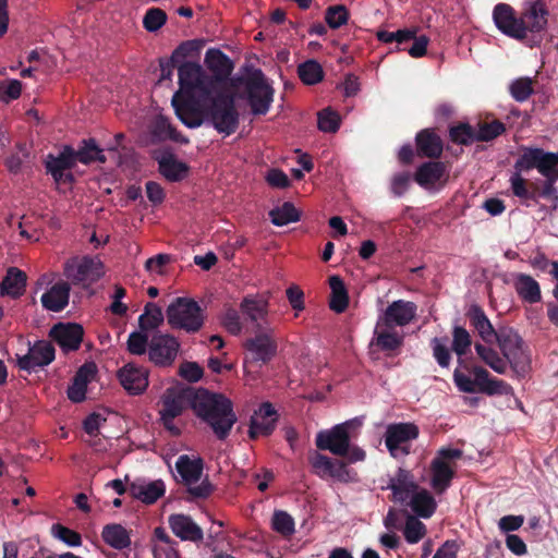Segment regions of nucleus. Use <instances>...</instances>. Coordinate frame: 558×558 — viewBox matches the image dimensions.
Listing matches in <instances>:
<instances>
[{"mask_svg": "<svg viewBox=\"0 0 558 558\" xmlns=\"http://www.w3.org/2000/svg\"><path fill=\"white\" fill-rule=\"evenodd\" d=\"M187 405L211 427L219 439L227 438L236 422L232 403L225 396L204 389L195 391L181 384H172L161 396L159 416L163 427L174 436L181 433L174 418L182 415Z\"/></svg>", "mask_w": 558, "mask_h": 558, "instance_id": "1", "label": "nucleus"}, {"mask_svg": "<svg viewBox=\"0 0 558 558\" xmlns=\"http://www.w3.org/2000/svg\"><path fill=\"white\" fill-rule=\"evenodd\" d=\"M178 75L180 96L191 93L195 104L211 118L213 126L225 135L232 134L238 126L233 83L211 80L199 64L193 62L181 64Z\"/></svg>", "mask_w": 558, "mask_h": 558, "instance_id": "2", "label": "nucleus"}, {"mask_svg": "<svg viewBox=\"0 0 558 558\" xmlns=\"http://www.w3.org/2000/svg\"><path fill=\"white\" fill-rule=\"evenodd\" d=\"M387 488L392 492L395 501L407 502L411 510L421 518H430L437 507L433 495L420 487L410 471L398 469L390 477Z\"/></svg>", "mask_w": 558, "mask_h": 558, "instance_id": "3", "label": "nucleus"}, {"mask_svg": "<svg viewBox=\"0 0 558 558\" xmlns=\"http://www.w3.org/2000/svg\"><path fill=\"white\" fill-rule=\"evenodd\" d=\"M352 425L353 422H344L329 429L318 432L315 438L316 447L320 450H328L336 456L347 457L350 463L364 461L366 452L362 448L350 444V428Z\"/></svg>", "mask_w": 558, "mask_h": 558, "instance_id": "4", "label": "nucleus"}, {"mask_svg": "<svg viewBox=\"0 0 558 558\" xmlns=\"http://www.w3.org/2000/svg\"><path fill=\"white\" fill-rule=\"evenodd\" d=\"M498 347L517 377H524L531 371V354L521 337L508 327L499 328Z\"/></svg>", "mask_w": 558, "mask_h": 558, "instance_id": "5", "label": "nucleus"}, {"mask_svg": "<svg viewBox=\"0 0 558 558\" xmlns=\"http://www.w3.org/2000/svg\"><path fill=\"white\" fill-rule=\"evenodd\" d=\"M168 324L173 328L195 332L204 323L203 311L198 303L190 298L174 299L166 311Z\"/></svg>", "mask_w": 558, "mask_h": 558, "instance_id": "6", "label": "nucleus"}, {"mask_svg": "<svg viewBox=\"0 0 558 558\" xmlns=\"http://www.w3.org/2000/svg\"><path fill=\"white\" fill-rule=\"evenodd\" d=\"M177 472L181 482L194 497H207L211 486L203 476V460L197 456L182 454L175 462Z\"/></svg>", "mask_w": 558, "mask_h": 558, "instance_id": "7", "label": "nucleus"}, {"mask_svg": "<svg viewBox=\"0 0 558 558\" xmlns=\"http://www.w3.org/2000/svg\"><path fill=\"white\" fill-rule=\"evenodd\" d=\"M462 451L454 448H442L430 463L429 485L436 494L445 493L451 484L456 472V461Z\"/></svg>", "mask_w": 558, "mask_h": 558, "instance_id": "8", "label": "nucleus"}, {"mask_svg": "<svg viewBox=\"0 0 558 558\" xmlns=\"http://www.w3.org/2000/svg\"><path fill=\"white\" fill-rule=\"evenodd\" d=\"M247 101L254 114L268 112L274 100V88L262 71L256 70L245 81Z\"/></svg>", "mask_w": 558, "mask_h": 558, "instance_id": "9", "label": "nucleus"}, {"mask_svg": "<svg viewBox=\"0 0 558 558\" xmlns=\"http://www.w3.org/2000/svg\"><path fill=\"white\" fill-rule=\"evenodd\" d=\"M418 436V428L413 423L389 424L385 433V444L396 459H402L410 453L411 444Z\"/></svg>", "mask_w": 558, "mask_h": 558, "instance_id": "10", "label": "nucleus"}, {"mask_svg": "<svg viewBox=\"0 0 558 558\" xmlns=\"http://www.w3.org/2000/svg\"><path fill=\"white\" fill-rule=\"evenodd\" d=\"M245 348L247 356L244 360V369L247 374L255 363L265 364L276 354L277 344L272 338V329L265 327L263 331H258L245 342Z\"/></svg>", "mask_w": 558, "mask_h": 558, "instance_id": "11", "label": "nucleus"}, {"mask_svg": "<svg viewBox=\"0 0 558 558\" xmlns=\"http://www.w3.org/2000/svg\"><path fill=\"white\" fill-rule=\"evenodd\" d=\"M64 275L73 283H92L105 275V266L99 257H75L65 263Z\"/></svg>", "mask_w": 558, "mask_h": 558, "instance_id": "12", "label": "nucleus"}, {"mask_svg": "<svg viewBox=\"0 0 558 558\" xmlns=\"http://www.w3.org/2000/svg\"><path fill=\"white\" fill-rule=\"evenodd\" d=\"M313 472L320 478H333L338 482H351L355 474L348 465L339 460H332L329 457L314 451L308 457Z\"/></svg>", "mask_w": 558, "mask_h": 558, "instance_id": "13", "label": "nucleus"}, {"mask_svg": "<svg viewBox=\"0 0 558 558\" xmlns=\"http://www.w3.org/2000/svg\"><path fill=\"white\" fill-rule=\"evenodd\" d=\"M493 20L496 27L506 36L514 39L526 37V27L523 19L515 15L514 10L507 3H498L493 10Z\"/></svg>", "mask_w": 558, "mask_h": 558, "instance_id": "14", "label": "nucleus"}, {"mask_svg": "<svg viewBox=\"0 0 558 558\" xmlns=\"http://www.w3.org/2000/svg\"><path fill=\"white\" fill-rule=\"evenodd\" d=\"M117 376L123 389L132 396L142 395L149 384L148 369L133 362L123 365Z\"/></svg>", "mask_w": 558, "mask_h": 558, "instance_id": "15", "label": "nucleus"}, {"mask_svg": "<svg viewBox=\"0 0 558 558\" xmlns=\"http://www.w3.org/2000/svg\"><path fill=\"white\" fill-rule=\"evenodd\" d=\"M180 344L178 340L170 335H156L149 343V360L158 366H168L177 357Z\"/></svg>", "mask_w": 558, "mask_h": 558, "instance_id": "16", "label": "nucleus"}, {"mask_svg": "<svg viewBox=\"0 0 558 558\" xmlns=\"http://www.w3.org/2000/svg\"><path fill=\"white\" fill-rule=\"evenodd\" d=\"M54 360V348L48 341H37L29 347L28 352L17 356V364L21 369L33 372L44 367Z\"/></svg>", "mask_w": 558, "mask_h": 558, "instance_id": "17", "label": "nucleus"}, {"mask_svg": "<svg viewBox=\"0 0 558 558\" xmlns=\"http://www.w3.org/2000/svg\"><path fill=\"white\" fill-rule=\"evenodd\" d=\"M417 306L413 302L397 300L377 319L399 329L409 325L415 318Z\"/></svg>", "mask_w": 558, "mask_h": 558, "instance_id": "18", "label": "nucleus"}, {"mask_svg": "<svg viewBox=\"0 0 558 558\" xmlns=\"http://www.w3.org/2000/svg\"><path fill=\"white\" fill-rule=\"evenodd\" d=\"M404 338L405 333L401 329L377 319L371 344L384 352H393L402 347Z\"/></svg>", "mask_w": 558, "mask_h": 558, "instance_id": "19", "label": "nucleus"}, {"mask_svg": "<svg viewBox=\"0 0 558 558\" xmlns=\"http://www.w3.org/2000/svg\"><path fill=\"white\" fill-rule=\"evenodd\" d=\"M74 163L75 151L70 147H64L58 156H48L46 160V168L57 184L70 183L72 181L70 169Z\"/></svg>", "mask_w": 558, "mask_h": 558, "instance_id": "20", "label": "nucleus"}, {"mask_svg": "<svg viewBox=\"0 0 558 558\" xmlns=\"http://www.w3.org/2000/svg\"><path fill=\"white\" fill-rule=\"evenodd\" d=\"M414 179L425 190H439L446 184L448 174L442 162L429 161L418 167Z\"/></svg>", "mask_w": 558, "mask_h": 558, "instance_id": "21", "label": "nucleus"}, {"mask_svg": "<svg viewBox=\"0 0 558 558\" xmlns=\"http://www.w3.org/2000/svg\"><path fill=\"white\" fill-rule=\"evenodd\" d=\"M83 328L77 324H58L50 330V337L63 352L75 351L83 340Z\"/></svg>", "mask_w": 558, "mask_h": 558, "instance_id": "22", "label": "nucleus"}, {"mask_svg": "<svg viewBox=\"0 0 558 558\" xmlns=\"http://www.w3.org/2000/svg\"><path fill=\"white\" fill-rule=\"evenodd\" d=\"M129 490L133 498L151 505L165 495L166 485L161 480L136 478L131 483Z\"/></svg>", "mask_w": 558, "mask_h": 558, "instance_id": "23", "label": "nucleus"}, {"mask_svg": "<svg viewBox=\"0 0 558 558\" xmlns=\"http://www.w3.org/2000/svg\"><path fill=\"white\" fill-rule=\"evenodd\" d=\"M276 422L277 413L272 405L270 403H263L251 417L250 437L257 438L269 435L275 428Z\"/></svg>", "mask_w": 558, "mask_h": 558, "instance_id": "24", "label": "nucleus"}, {"mask_svg": "<svg viewBox=\"0 0 558 558\" xmlns=\"http://www.w3.org/2000/svg\"><path fill=\"white\" fill-rule=\"evenodd\" d=\"M180 93H175L172 97V106L178 118L181 120L183 124L187 128L195 129L202 125L204 121H208L213 125V120L204 112L198 105L194 102V108H190V106L185 104H181Z\"/></svg>", "mask_w": 558, "mask_h": 558, "instance_id": "25", "label": "nucleus"}, {"mask_svg": "<svg viewBox=\"0 0 558 558\" xmlns=\"http://www.w3.org/2000/svg\"><path fill=\"white\" fill-rule=\"evenodd\" d=\"M172 533L182 541L198 542L203 539L202 529L185 514H171L168 519Z\"/></svg>", "mask_w": 558, "mask_h": 558, "instance_id": "26", "label": "nucleus"}, {"mask_svg": "<svg viewBox=\"0 0 558 558\" xmlns=\"http://www.w3.org/2000/svg\"><path fill=\"white\" fill-rule=\"evenodd\" d=\"M97 367L95 363H85L76 372L72 385L68 389V397L73 402H81L86 397L88 384L95 378Z\"/></svg>", "mask_w": 558, "mask_h": 558, "instance_id": "27", "label": "nucleus"}, {"mask_svg": "<svg viewBox=\"0 0 558 558\" xmlns=\"http://www.w3.org/2000/svg\"><path fill=\"white\" fill-rule=\"evenodd\" d=\"M205 64L213 72L211 80L230 82L228 76L233 70L231 60L218 49H208L205 54Z\"/></svg>", "mask_w": 558, "mask_h": 558, "instance_id": "28", "label": "nucleus"}, {"mask_svg": "<svg viewBox=\"0 0 558 558\" xmlns=\"http://www.w3.org/2000/svg\"><path fill=\"white\" fill-rule=\"evenodd\" d=\"M548 10L542 0L530 2L521 19L525 22L526 34L539 33L546 28Z\"/></svg>", "mask_w": 558, "mask_h": 558, "instance_id": "29", "label": "nucleus"}, {"mask_svg": "<svg viewBox=\"0 0 558 558\" xmlns=\"http://www.w3.org/2000/svg\"><path fill=\"white\" fill-rule=\"evenodd\" d=\"M512 286L518 295L527 303H537L542 299L541 287L531 276L522 272L512 275Z\"/></svg>", "mask_w": 558, "mask_h": 558, "instance_id": "30", "label": "nucleus"}, {"mask_svg": "<svg viewBox=\"0 0 558 558\" xmlns=\"http://www.w3.org/2000/svg\"><path fill=\"white\" fill-rule=\"evenodd\" d=\"M70 286L65 281L54 283L40 298L43 306L51 312H60L69 303Z\"/></svg>", "mask_w": 558, "mask_h": 558, "instance_id": "31", "label": "nucleus"}, {"mask_svg": "<svg viewBox=\"0 0 558 558\" xmlns=\"http://www.w3.org/2000/svg\"><path fill=\"white\" fill-rule=\"evenodd\" d=\"M159 171L169 181L175 182L187 175L189 167L172 154H163L158 158Z\"/></svg>", "mask_w": 558, "mask_h": 558, "instance_id": "32", "label": "nucleus"}, {"mask_svg": "<svg viewBox=\"0 0 558 558\" xmlns=\"http://www.w3.org/2000/svg\"><path fill=\"white\" fill-rule=\"evenodd\" d=\"M25 286V272L15 267H11L0 284V295L17 298L24 292Z\"/></svg>", "mask_w": 558, "mask_h": 558, "instance_id": "33", "label": "nucleus"}, {"mask_svg": "<svg viewBox=\"0 0 558 558\" xmlns=\"http://www.w3.org/2000/svg\"><path fill=\"white\" fill-rule=\"evenodd\" d=\"M493 343H475V352L480 360L497 374L507 372V362L493 347Z\"/></svg>", "mask_w": 558, "mask_h": 558, "instance_id": "34", "label": "nucleus"}, {"mask_svg": "<svg viewBox=\"0 0 558 558\" xmlns=\"http://www.w3.org/2000/svg\"><path fill=\"white\" fill-rule=\"evenodd\" d=\"M153 141L171 140L178 143H187V138L179 134L161 114L157 116L150 125Z\"/></svg>", "mask_w": 558, "mask_h": 558, "instance_id": "35", "label": "nucleus"}, {"mask_svg": "<svg viewBox=\"0 0 558 558\" xmlns=\"http://www.w3.org/2000/svg\"><path fill=\"white\" fill-rule=\"evenodd\" d=\"M241 311L254 323L264 322L268 314V301L258 296H246L241 302Z\"/></svg>", "mask_w": 558, "mask_h": 558, "instance_id": "36", "label": "nucleus"}, {"mask_svg": "<svg viewBox=\"0 0 558 558\" xmlns=\"http://www.w3.org/2000/svg\"><path fill=\"white\" fill-rule=\"evenodd\" d=\"M471 319L474 328L477 330L484 342L493 343L496 341L498 343L499 329H494L492 323L481 308L474 307L472 310Z\"/></svg>", "mask_w": 558, "mask_h": 558, "instance_id": "37", "label": "nucleus"}, {"mask_svg": "<svg viewBox=\"0 0 558 558\" xmlns=\"http://www.w3.org/2000/svg\"><path fill=\"white\" fill-rule=\"evenodd\" d=\"M329 287L331 290L329 307L338 314L344 312L349 304V296L342 279L339 276H331Z\"/></svg>", "mask_w": 558, "mask_h": 558, "instance_id": "38", "label": "nucleus"}, {"mask_svg": "<svg viewBox=\"0 0 558 558\" xmlns=\"http://www.w3.org/2000/svg\"><path fill=\"white\" fill-rule=\"evenodd\" d=\"M416 144L418 153L425 157H438L442 151L440 138L428 130L416 135Z\"/></svg>", "mask_w": 558, "mask_h": 558, "instance_id": "39", "label": "nucleus"}, {"mask_svg": "<svg viewBox=\"0 0 558 558\" xmlns=\"http://www.w3.org/2000/svg\"><path fill=\"white\" fill-rule=\"evenodd\" d=\"M104 541L113 548L122 549L130 545L128 531L120 524H110L102 530Z\"/></svg>", "mask_w": 558, "mask_h": 558, "instance_id": "40", "label": "nucleus"}, {"mask_svg": "<svg viewBox=\"0 0 558 558\" xmlns=\"http://www.w3.org/2000/svg\"><path fill=\"white\" fill-rule=\"evenodd\" d=\"M163 322L161 308L153 302L145 305L144 313L138 318V325L142 331H148L157 328Z\"/></svg>", "mask_w": 558, "mask_h": 558, "instance_id": "41", "label": "nucleus"}, {"mask_svg": "<svg viewBox=\"0 0 558 558\" xmlns=\"http://www.w3.org/2000/svg\"><path fill=\"white\" fill-rule=\"evenodd\" d=\"M271 222L282 227L300 219V213L291 203H284L269 211Z\"/></svg>", "mask_w": 558, "mask_h": 558, "instance_id": "42", "label": "nucleus"}, {"mask_svg": "<svg viewBox=\"0 0 558 558\" xmlns=\"http://www.w3.org/2000/svg\"><path fill=\"white\" fill-rule=\"evenodd\" d=\"M452 336V350L459 357V364L462 365L461 357L466 354L472 344L471 336L466 329L459 326L453 328Z\"/></svg>", "mask_w": 558, "mask_h": 558, "instance_id": "43", "label": "nucleus"}, {"mask_svg": "<svg viewBox=\"0 0 558 558\" xmlns=\"http://www.w3.org/2000/svg\"><path fill=\"white\" fill-rule=\"evenodd\" d=\"M76 160L82 163H89L92 161L105 162L106 158L95 141L89 140L84 142V146L75 151V161Z\"/></svg>", "mask_w": 558, "mask_h": 558, "instance_id": "44", "label": "nucleus"}, {"mask_svg": "<svg viewBox=\"0 0 558 558\" xmlns=\"http://www.w3.org/2000/svg\"><path fill=\"white\" fill-rule=\"evenodd\" d=\"M298 73L303 83L314 85L322 81L323 70L318 62L308 60L299 65Z\"/></svg>", "mask_w": 558, "mask_h": 558, "instance_id": "45", "label": "nucleus"}, {"mask_svg": "<svg viewBox=\"0 0 558 558\" xmlns=\"http://www.w3.org/2000/svg\"><path fill=\"white\" fill-rule=\"evenodd\" d=\"M543 151L539 148H529L524 150L522 156L517 160L514 168L518 171L531 170L536 168L539 170Z\"/></svg>", "mask_w": 558, "mask_h": 558, "instance_id": "46", "label": "nucleus"}, {"mask_svg": "<svg viewBox=\"0 0 558 558\" xmlns=\"http://www.w3.org/2000/svg\"><path fill=\"white\" fill-rule=\"evenodd\" d=\"M403 534L408 543L416 544L425 536L426 526L417 518L410 515L405 521Z\"/></svg>", "mask_w": 558, "mask_h": 558, "instance_id": "47", "label": "nucleus"}, {"mask_svg": "<svg viewBox=\"0 0 558 558\" xmlns=\"http://www.w3.org/2000/svg\"><path fill=\"white\" fill-rule=\"evenodd\" d=\"M348 20L349 11L344 5L338 4L327 8L325 13V21L330 28H340L348 23Z\"/></svg>", "mask_w": 558, "mask_h": 558, "instance_id": "48", "label": "nucleus"}, {"mask_svg": "<svg viewBox=\"0 0 558 558\" xmlns=\"http://www.w3.org/2000/svg\"><path fill=\"white\" fill-rule=\"evenodd\" d=\"M318 129L323 132L333 133L340 126V117L330 108H326L318 113Z\"/></svg>", "mask_w": 558, "mask_h": 558, "instance_id": "49", "label": "nucleus"}, {"mask_svg": "<svg viewBox=\"0 0 558 558\" xmlns=\"http://www.w3.org/2000/svg\"><path fill=\"white\" fill-rule=\"evenodd\" d=\"M538 172L547 179H558V153L543 151Z\"/></svg>", "mask_w": 558, "mask_h": 558, "instance_id": "50", "label": "nucleus"}, {"mask_svg": "<svg viewBox=\"0 0 558 558\" xmlns=\"http://www.w3.org/2000/svg\"><path fill=\"white\" fill-rule=\"evenodd\" d=\"M167 21L165 11L158 8L149 9L143 19V25L148 32H156L161 28Z\"/></svg>", "mask_w": 558, "mask_h": 558, "instance_id": "51", "label": "nucleus"}, {"mask_svg": "<svg viewBox=\"0 0 558 558\" xmlns=\"http://www.w3.org/2000/svg\"><path fill=\"white\" fill-rule=\"evenodd\" d=\"M272 527L282 535H291L294 532V520L286 511H275Z\"/></svg>", "mask_w": 558, "mask_h": 558, "instance_id": "52", "label": "nucleus"}, {"mask_svg": "<svg viewBox=\"0 0 558 558\" xmlns=\"http://www.w3.org/2000/svg\"><path fill=\"white\" fill-rule=\"evenodd\" d=\"M510 93L518 101L526 100L533 93L532 80L522 77L513 81L510 85Z\"/></svg>", "mask_w": 558, "mask_h": 558, "instance_id": "53", "label": "nucleus"}, {"mask_svg": "<svg viewBox=\"0 0 558 558\" xmlns=\"http://www.w3.org/2000/svg\"><path fill=\"white\" fill-rule=\"evenodd\" d=\"M505 131V126L499 121H492L478 125L475 138L478 141H490Z\"/></svg>", "mask_w": 558, "mask_h": 558, "instance_id": "54", "label": "nucleus"}, {"mask_svg": "<svg viewBox=\"0 0 558 558\" xmlns=\"http://www.w3.org/2000/svg\"><path fill=\"white\" fill-rule=\"evenodd\" d=\"M433 355L441 367H448L450 364V351L447 347L446 340L434 338L432 340Z\"/></svg>", "mask_w": 558, "mask_h": 558, "instance_id": "55", "label": "nucleus"}, {"mask_svg": "<svg viewBox=\"0 0 558 558\" xmlns=\"http://www.w3.org/2000/svg\"><path fill=\"white\" fill-rule=\"evenodd\" d=\"M148 337L144 331H133L128 339V350L135 355H142L147 350Z\"/></svg>", "mask_w": 558, "mask_h": 558, "instance_id": "56", "label": "nucleus"}, {"mask_svg": "<svg viewBox=\"0 0 558 558\" xmlns=\"http://www.w3.org/2000/svg\"><path fill=\"white\" fill-rule=\"evenodd\" d=\"M52 533L57 538L71 547H77L82 544V538L78 533L60 524L52 526Z\"/></svg>", "mask_w": 558, "mask_h": 558, "instance_id": "57", "label": "nucleus"}, {"mask_svg": "<svg viewBox=\"0 0 558 558\" xmlns=\"http://www.w3.org/2000/svg\"><path fill=\"white\" fill-rule=\"evenodd\" d=\"M481 392L493 395H512L513 390L506 381L490 377V379L478 389Z\"/></svg>", "mask_w": 558, "mask_h": 558, "instance_id": "58", "label": "nucleus"}, {"mask_svg": "<svg viewBox=\"0 0 558 558\" xmlns=\"http://www.w3.org/2000/svg\"><path fill=\"white\" fill-rule=\"evenodd\" d=\"M179 373L183 378L191 383L199 380L203 376L202 367L195 362L182 363Z\"/></svg>", "mask_w": 558, "mask_h": 558, "instance_id": "59", "label": "nucleus"}, {"mask_svg": "<svg viewBox=\"0 0 558 558\" xmlns=\"http://www.w3.org/2000/svg\"><path fill=\"white\" fill-rule=\"evenodd\" d=\"M450 137L453 142L459 144L471 143L475 138L472 129L469 125L461 124L450 130Z\"/></svg>", "mask_w": 558, "mask_h": 558, "instance_id": "60", "label": "nucleus"}, {"mask_svg": "<svg viewBox=\"0 0 558 558\" xmlns=\"http://www.w3.org/2000/svg\"><path fill=\"white\" fill-rule=\"evenodd\" d=\"M511 190L517 197L530 198L532 195L526 187V181L521 177V172H515L510 178Z\"/></svg>", "mask_w": 558, "mask_h": 558, "instance_id": "61", "label": "nucleus"}, {"mask_svg": "<svg viewBox=\"0 0 558 558\" xmlns=\"http://www.w3.org/2000/svg\"><path fill=\"white\" fill-rule=\"evenodd\" d=\"M222 324L225 328L232 335H238L241 332L242 325L240 322V316L234 310L226 311L222 318Z\"/></svg>", "mask_w": 558, "mask_h": 558, "instance_id": "62", "label": "nucleus"}, {"mask_svg": "<svg viewBox=\"0 0 558 558\" xmlns=\"http://www.w3.org/2000/svg\"><path fill=\"white\" fill-rule=\"evenodd\" d=\"M453 381L458 389L463 392H474L475 383L470 376L463 374L459 368H456L453 373Z\"/></svg>", "mask_w": 558, "mask_h": 558, "instance_id": "63", "label": "nucleus"}, {"mask_svg": "<svg viewBox=\"0 0 558 558\" xmlns=\"http://www.w3.org/2000/svg\"><path fill=\"white\" fill-rule=\"evenodd\" d=\"M411 181V175L408 172H401L393 175L391 181V190L393 194L401 196L408 190Z\"/></svg>", "mask_w": 558, "mask_h": 558, "instance_id": "64", "label": "nucleus"}]
</instances>
